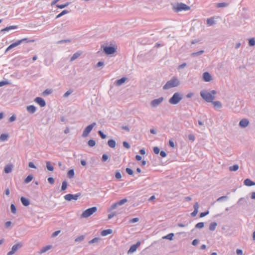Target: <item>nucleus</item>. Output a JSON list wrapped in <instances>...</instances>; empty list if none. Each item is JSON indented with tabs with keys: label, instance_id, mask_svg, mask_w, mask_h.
Segmentation results:
<instances>
[{
	"label": "nucleus",
	"instance_id": "a19ab883",
	"mask_svg": "<svg viewBox=\"0 0 255 255\" xmlns=\"http://www.w3.org/2000/svg\"><path fill=\"white\" fill-rule=\"evenodd\" d=\"M69 4V2H67L65 4H57L56 5V6L59 8H63L65 7H66L67 6H68V5Z\"/></svg>",
	"mask_w": 255,
	"mask_h": 255
},
{
	"label": "nucleus",
	"instance_id": "20e7f679",
	"mask_svg": "<svg viewBox=\"0 0 255 255\" xmlns=\"http://www.w3.org/2000/svg\"><path fill=\"white\" fill-rule=\"evenodd\" d=\"M95 125H96V123H93L92 124L87 126L84 129V130L83 132L82 136L83 137L87 136L89 134V133L91 132V131L92 130V129H93V128L94 127V126Z\"/></svg>",
	"mask_w": 255,
	"mask_h": 255
},
{
	"label": "nucleus",
	"instance_id": "8fccbe9b",
	"mask_svg": "<svg viewBox=\"0 0 255 255\" xmlns=\"http://www.w3.org/2000/svg\"><path fill=\"white\" fill-rule=\"evenodd\" d=\"M98 133L99 134V135H100V136L102 138H103V139L106 138V135L105 134H104L102 131L99 130L98 131Z\"/></svg>",
	"mask_w": 255,
	"mask_h": 255
},
{
	"label": "nucleus",
	"instance_id": "0e129e2a",
	"mask_svg": "<svg viewBox=\"0 0 255 255\" xmlns=\"http://www.w3.org/2000/svg\"><path fill=\"white\" fill-rule=\"evenodd\" d=\"M198 213V210H194V211L191 213L192 217H195Z\"/></svg>",
	"mask_w": 255,
	"mask_h": 255
},
{
	"label": "nucleus",
	"instance_id": "c03bdc74",
	"mask_svg": "<svg viewBox=\"0 0 255 255\" xmlns=\"http://www.w3.org/2000/svg\"><path fill=\"white\" fill-rule=\"evenodd\" d=\"M88 144L89 146L93 147L95 145V141L93 139H90L88 141Z\"/></svg>",
	"mask_w": 255,
	"mask_h": 255
},
{
	"label": "nucleus",
	"instance_id": "7c9ffc66",
	"mask_svg": "<svg viewBox=\"0 0 255 255\" xmlns=\"http://www.w3.org/2000/svg\"><path fill=\"white\" fill-rule=\"evenodd\" d=\"M239 169V166L238 165H234L229 167V170L231 171H236Z\"/></svg>",
	"mask_w": 255,
	"mask_h": 255
},
{
	"label": "nucleus",
	"instance_id": "052dcab7",
	"mask_svg": "<svg viewBox=\"0 0 255 255\" xmlns=\"http://www.w3.org/2000/svg\"><path fill=\"white\" fill-rule=\"evenodd\" d=\"M48 181L49 183L52 184L54 182V179L52 177L48 178Z\"/></svg>",
	"mask_w": 255,
	"mask_h": 255
},
{
	"label": "nucleus",
	"instance_id": "680f3d73",
	"mask_svg": "<svg viewBox=\"0 0 255 255\" xmlns=\"http://www.w3.org/2000/svg\"><path fill=\"white\" fill-rule=\"evenodd\" d=\"M8 84V82L5 81H2L0 82V87H1L2 86L7 85Z\"/></svg>",
	"mask_w": 255,
	"mask_h": 255
},
{
	"label": "nucleus",
	"instance_id": "a211bd4d",
	"mask_svg": "<svg viewBox=\"0 0 255 255\" xmlns=\"http://www.w3.org/2000/svg\"><path fill=\"white\" fill-rule=\"evenodd\" d=\"M21 202L22 204L25 206H27L29 205V201L28 199H26L25 198L23 197H21L20 198Z\"/></svg>",
	"mask_w": 255,
	"mask_h": 255
},
{
	"label": "nucleus",
	"instance_id": "ddd939ff",
	"mask_svg": "<svg viewBox=\"0 0 255 255\" xmlns=\"http://www.w3.org/2000/svg\"><path fill=\"white\" fill-rule=\"evenodd\" d=\"M34 101L36 103L39 104L40 106V107H44L45 106V105H46L44 100L42 98H41L40 97H37V98H36L34 99Z\"/></svg>",
	"mask_w": 255,
	"mask_h": 255
},
{
	"label": "nucleus",
	"instance_id": "412c9836",
	"mask_svg": "<svg viewBox=\"0 0 255 255\" xmlns=\"http://www.w3.org/2000/svg\"><path fill=\"white\" fill-rule=\"evenodd\" d=\"M126 80H127V78H125V77H123L120 79H119L117 81H116V85L117 86H120L122 84H123V83H124L126 82Z\"/></svg>",
	"mask_w": 255,
	"mask_h": 255
},
{
	"label": "nucleus",
	"instance_id": "6e6552de",
	"mask_svg": "<svg viewBox=\"0 0 255 255\" xmlns=\"http://www.w3.org/2000/svg\"><path fill=\"white\" fill-rule=\"evenodd\" d=\"M140 242H137L136 244L132 245L129 250L128 251V254L132 253L136 251L137 249L140 246Z\"/></svg>",
	"mask_w": 255,
	"mask_h": 255
},
{
	"label": "nucleus",
	"instance_id": "ea45409f",
	"mask_svg": "<svg viewBox=\"0 0 255 255\" xmlns=\"http://www.w3.org/2000/svg\"><path fill=\"white\" fill-rule=\"evenodd\" d=\"M99 240H100V238H95L93 239H92V240L88 242V243L89 244H93V243H95L98 242Z\"/></svg>",
	"mask_w": 255,
	"mask_h": 255
},
{
	"label": "nucleus",
	"instance_id": "09e8293b",
	"mask_svg": "<svg viewBox=\"0 0 255 255\" xmlns=\"http://www.w3.org/2000/svg\"><path fill=\"white\" fill-rule=\"evenodd\" d=\"M126 172H127V173L128 174H129L130 175H132L133 174V171L130 168H127Z\"/></svg>",
	"mask_w": 255,
	"mask_h": 255
},
{
	"label": "nucleus",
	"instance_id": "aec40b11",
	"mask_svg": "<svg viewBox=\"0 0 255 255\" xmlns=\"http://www.w3.org/2000/svg\"><path fill=\"white\" fill-rule=\"evenodd\" d=\"M207 24L208 26H212L215 24V21L213 17H210L207 19Z\"/></svg>",
	"mask_w": 255,
	"mask_h": 255
},
{
	"label": "nucleus",
	"instance_id": "864d4df0",
	"mask_svg": "<svg viewBox=\"0 0 255 255\" xmlns=\"http://www.w3.org/2000/svg\"><path fill=\"white\" fill-rule=\"evenodd\" d=\"M153 151L155 154H158L160 152V149L157 147H154L153 148Z\"/></svg>",
	"mask_w": 255,
	"mask_h": 255
},
{
	"label": "nucleus",
	"instance_id": "c9c22d12",
	"mask_svg": "<svg viewBox=\"0 0 255 255\" xmlns=\"http://www.w3.org/2000/svg\"><path fill=\"white\" fill-rule=\"evenodd\" d=\"M84 238H85L84 236H83V235L80 236L75 239V241L76 242H81L83 240H84Z\"/></svg>",
	"mask_w": 255,
	"mask_h": 255
},
{
	"label": "nucleus",
	"instance_id": "de8ad7c7",
	"mask_svg": "<svg viewBox=\"0 0 255 255\" xmlns=\"http://www.w3.org/2000/svg\"><path fill=\"white\" fill-rule=\"evenodd\" d=\"M119 206L117 202L113 204V205H112V206H111L110 207V210L111 211V210H113L115 209H116L118 206Z\"/></svg>",
	"mask_w": 255,
	"mask_h": 255
},
{
	"label": "nucleus",
	"instance_id": "423d86ee",
	"mask_svg": "<svg viewBox=\"0 0 255 255\" xmlns=\"http://www.w3.org/2000/svg\"><path fill=\"white\" fill-rule=\"evenodd\" d=\"M22 245L21 243H18L12 246L11 251L7 253V255H12L14 254L18 249L22 247Z\"/></svg>",
	"mask_w": 255,
	"mask_h": 255
},
{
	"label": "nucleus",
	"instance_id": "f704fd0d",
	"mask_svg": "<svg viewBox=\"0 0 255 255\" xmlns=\"http://www.w3.org/2000/svg\"><path fill=\"white\" fill-rule=\"evenodd\" d=\"M16 28V26H10L9 27H6L2 29H1V31H8L10 29H13Z\"/></svg>",
	"mask_w": 255,
	"mask_h": 255
},
{
	"label": "nucleus",
	"instance_id": "dca6fc26",
	"mask_svg": "<svg viewBox=\"0 0 255 255\" xmlns=\"http://www.w3.org/2000/svg\"><path fill=\"white\" fill-rule=\"evenodd\" d=\"M244 184L247 186H252L255 185V182L250 179H247L244 181Z\"/></svg>",
	"mask_w": 255,
	"mask_h": 255
},
{
	"label": "nucleus",
	"instance_id": "72a5a7b5",
	"mask_svg": "<svg viewBox=\"0 0 255 255\" xmlns=\"http://www.w3.org/2000/svg\"><path fill=\"white\" fill-rule=\"evenodd\" d=\"M183 98L182 94L176 93V104H177Z\"/></svg>",
	"mask_w": 255,
	"mask_h": 255
},
{
	"label": "nucleus",
	"instance_id": "4468645a",
	"mask_svg": "<svg viewBox=\"0 0 255 255\" xmlns=\"http://www.w3.org/2000/svg\"><path fill=\"white\" fill-rule=\"evenodd\" d=\"M163 100V98L162 97L159 98V99H155L153 100L151 103V105L153 107H156L159 104H160Z\"/></svg>",
	"mask_w": 255,
	"mask_h": 255
},
{
	"label": "nucleus",
	"instance_id": "774afa93",
	"mask_svg": "<svg viewBox=\"0 0 255 255\" xmlns=\"http://www.w3.org/2000/svg\"><path fill=\"white\" fill-rule=\"evenodd\" d=\"M194 210H198L199 205L197 202L195 203L193 206Z\"/></svg>",
	"mask_w": 255,
	"mask_h": 255
},
{
	"label": "nucleus",
	"instance_id": "b1692460",
	"mask_svg": "<svg viewBox=\"0 0 255 255\" xmlns=\"http://www.w3.org/2000/svg\"><path fill=\"white\" fill-rule=\"evenodd\" d=\"M229 3L227 2H220L216 4V7L218 8L220 7H225L228 6Z\"/></svg>",
	"mask_w": 255,
	"mask_h": 255
},
{
	"label": "nucleus",
	"instance_id": "a18cd8bd",
	"mask_svg": "<svg viewBox=\"0 0 255 255\" xmlns=\"http://www.w3.org/2000/svg\"><path fill=\"white\" fill-rule=\"evenodd\" d=\"M67 182L66 181H64L62 182V187H61V190H65L67 188Z\"/></svg>",
	"mask_w": 255,
	"mask_h": 255
},
{
	"label": "nucleus",
	"instance_id": "5fc2aeb1",
	"mask_svg": "<svg viewBox=\"0 0 255 255\" xmlns=\"http://www.w3.org/2000/svg\"><path fill=\"white\" fill-rule=\"evenodd\" d=\"M209 211H207L205 212H202L200 214V217L201 218L204 217L206 216V215H207L209 214Z\"/></svg>",
	"mask_w": 255,
	"mask_h": 255
},
{
	"label": "nucleus",
	"instance_id": "58836bf2",
	"mask_svg": "<svg viewBox=\"0 0 255 255\" xmlns=\"http://www.w3.org/2000/svg\"><path fill=\"white\" fill-rule=\"evenodd\" d=\"M249 44L251 46H255V39L254 38L250 39L249 40Z\"/></svg>",
	"mask_w": 255,
	"mask_h": 255
},
{
	"label": "nucleus",
	"instance_id": "13d9d810",
	"mask_svg": "<svg viewBox=\"0 0 255 255\" xmlns=\"http://www.w3.org/2000/svg\"><path fill=\"white\" fill-rule=\"evenodd\" d=\"M108 159V156L107 154H103L102 156V161H106Z\"/></svg>",
	"mask_w": 255,
	"mask_h": 255
},
{
	"label": "nucleus",
	"instance_id": "4c0bfd02",
	"mask_svg": "<svg viewBox=\"0 0 255 255\" xmlns=\"http://www.w3.org/2000/svg\"><path fill=\"white\" fill-rule=\"evenodd\" d=\"M204 227V223L203 222H200L197 224L195 227L198 229H202Z\"/></svg>",
	"mask_w": 255,
	"mask_h": 255
},
{
	"label": "nucleus",
	"instance_id": "603ef678",
	"mask_svg": "<svg viewBox=\"0 0 255 255\" xmlns=\"http://www.w3.org/2000/svg\"><path fill=\"white\" fill-rule=\"evenodd\" d=\"M10 209H11V212L13 213H16V208H15V206L13 204H11V205Z\"/></svg>",
	"mask_w": 255,
	"mask_h": 255
},
{
	"label": "nucleus",
	"instance_id": "e433bc0d",
	"mask_svg": "<svg viewBox=\"0 0 255 255\" xmlns=\"http://www.w3.org/2000/svg\"><path fill=\"white\" fill-rule=\"evenodd\" d=\"M7 137H8L7 134L3 133V134H1V135L0 136V140H1L2 141H4L7 139Z\"/></svg>",
	"mask_w": 255,
	"mask_h": 255
},
{
	"label": "nucleus",
	"instance_id": "7ed1b4c3",
	"mask_svg": "<svg viewBox=\"0 0 255 255\" xmlns=\"http://www.w3.org/2000/svg\"><path fill=\"white\" fill-rule=\"evenodd\" d=\"M190 10V7L182 2L176 3V12L182 11H188Z\"/></svg>",
	"mask_w": 255,
	"mask_h": 255
},
{
	"label": "nucleus",
	"instance_id": "338daca9",
	"mask_svg": "<svg viewBox=\"0 0 255 255\" xmlns=\"http://www.w3.org/2000/svg\"><path fill=\"white\" fill-rule=\"evenodd\" d=\"M60 232V231H55V232H54L52 234V237H55L56 236H57L59 233Z\"/></svg>",
	"mask_w": 255,
	"mask_h": 255
},
{
	"label": "nucleus",
	"instance_id": "f3484780",
	"mask_svg": "<svg viewBox=\"0 0 255 255\" xmlns=\"http://www.w3.org/2000/svg\"><path fill=\"white\" fill-rule=\"evenodd\" d=\"M52 248V246H50V245H48V246H46L45 247H44L43 248H42L40 252H39V253L40 254H42L44 253H45L46 252H47V251L49 250L50 249H51Z\"/></svg>",
	"mask_w": 255,
	"mask_h": 255
},
{
	"label": "nucleus",
	"instance_id": "5701e85b",
	"mask_svg": "<svg viewBox=\"0 0 255 255\" xmlns=\"http://www.w3.org/2000/svg\"><path fill=\"white\" fill-rule=\"evenodd\" d=\"M27 110L30 113H34L36 111L35 107L33 105L28 106L27 107Z\"/></svg>",
	"mask_w": 255,
	"mask_h": 255
},
{
	"label": "nucleus",
	"instance_id": "1a4fd4ad",
	"mask_svg": "<svg viewBox=\"0 0 255 255\" xmlns=\"http://www.w3.org/2000/svg\"><path fill=\"white\" fill-rule=\"evenodd\" d=\"M203 79L205 82H210L212 80V77L209 72H205L203 74Z\"/></svg>",
	"mask_w": 255,
	"mask_h": 255
},
{
	"label": "nucleus",
	"instance_id": "6ab92c4d",
	"mask_svg": "<svg viewBox=\"0 0 255 255\" xmlns=\"http://www.w3.org/2000/svg\"><path fill=\"white\" fill-rule=\"evenodd\" d=\"M112 232L113 231L111 229L105 230L102 231L101 235L102 236H107L108 235L112 234Z\"/></svg>",
	"mask_w": 255,
	"mask_h": 255
},
{
	"label": "nucleus",
	"instance_id": "e2e57ef3",
	"mask_svg": "<svg viewBox=\"0 0 255 255\" xmlns=\"http://www.w3.org/2000/svg\"><path fill=\"white\" fill-rule=\"evenodd\" d=\"M199 240L197 239H195L192 241V244L193 246H196L199 243Z\"/></svg>",
	"mask_w": 255,
	"mask_h": 255
},
{
	"label": "nucleus",
	"instance_id": "9d476101",
	"mask_svg": "<svg viewBox=\"0 0 255 255\" xmlns=\"http://www.w3.org/2000/svg\"><path fill=\"white\" fill-rule=\"evenodd\" d=\"M175 86V81L174 80L172 79L171 80L167 82L166 84L164 86V89H168L172 87H174Z\"/></svg>",
	"mask_w": 255,
	"mask_h": 255
},
{
	"label": "nucleus",
	"instance_id": "69168bd1",
	"mask_svg": "<svg viewBox=\"0 0 255 255\" xmlns=\"http://www.w3.org/2000/svg\"><path fill=\"white\" fill-rule=\"evenodd\" d=\"M188 138L190 140L194 141L195 140V136L193 134H189Z\"/></svg>",
	"mask_w": 255,
	"mask_h": 255
},
{
	"label": "nucleus",
	"instance_id": "f03ea898",
	"mask_svg": "<svg viewBox=\"0 0 255 255\" xmlns=\"http://www.w3.org/2000/svg\"><path fill=\"white\" fill-rule=\"evenodd\" d=\"M97 210V208L96 207H93L89 208L84 211L81 214V218H87L92 215L93 213L96 212Z\"/></svg>",
	"mask_w": 255,
	"mask_h": 255
},
{
	"label": "nucleus",
	"instance_id": "bf43d9fd",
	"mask_svg": "<svg viewBox=\"0 0 255 255\" xmlns=\"http://www.w3.org/2000/svg\"><path fill=\"white\" fill-rule=\"evenodd\" d=\"M139 221V219L138 218H133L132 219H131L130 221H129V222L130 223H135V222H137Z\"/></svg>",
	"mask_w": 255,
	"mask_h": 255
},
{
	"label": "nucleus",
	"instance_id": "f8f14e48",
	"mask_svg": "<svg viewBox=\"0 0 255 255\" xmlns=\"http://www.w3.org/2000/svg\"><path fill=\"white\" fill-rule=\"evenodd\" d=\"M104 50L107 54H112L116 51L115 48L113 47H105Z\"/></svg>",
	"mask_w": 255,
	"mask_h": 255
},
{
	"label": "nucleus",
	"instance_id": "a878e982",
	"mask_svg": "<svg viewBox=\"0 0 255 255\" xmlns=\"http://www.w3.org/2000/svg\"><path fill=\"white\" fill-rule=\"evenodd\" d=\"M217 224L216 222H212L209 226L210 230L213 231L216 229Z\"/></svg>",
	"mask_w": 255,
	"mask_h": 255
},
{
	"label": "nucleus",
	"instance_id": "79ce46f5",
	"mask_svg": "<svg viewBox=\"0 0 255 255\" xmlns=\"http://www.w3.org/2000/svg\"><path fill=\"white\" fill-rule=\"evenodd\" d=\"M128 201L127 199H123L121 200H120V201L118 202V204L119 205V206H121L123 204H124L125 203H127Z\"/></svg>",
	"mask_w": 255,
	"mask_h": 255
},
{
	"label": "nucleus",
	"instance_id": "393cba45",
	"mask_svg": "<svg viewBox=\"0 0 255 255\" xmlns=\"http://www.w3.org/2000/svg\"><path fill=\"white\" fill-rule=\"evenodd\" d=\"M108 145L111 148H114L116 146V142L113 139H110L108 142Z\"/></svg>",
	"mask_w": 255,
	"mask_h": 255
},
{
	"label": "nucleus",
	"instance_id": "473e14b6",
	"mask_svg": "<svg viewBox=\"0 0 255 255\" xmlns=\"http://www.w3.org/2000/svg\"><path fill=\"white\" fill-rule=\"evenodd\" d=\"M33 179V176L31 175H28L24 180V182L25 183H28L30 182Z\"/></svg>",
	"mask_w": 255,
	"mask_h": 255
},
{
	"label": "nucleus",
	"instance_id": "4be33fe9",
	"mask_svg": "<svg viewBox=\"0 0 255 255\" xmlns=\"http://www.w3.org/2000/svg\"><path fill=\"white\" fill-rule=\"evenodd\" d=\"M213 105H214V107L215 108V109H220L222 107V104L220 102V101H212V102Z\"/></svg>",
	"mask_w": 255,
	"mask_h": 255
},
{
	"label": "nucleus",
	"instance_id": "0eeeda50",
	"mask_svg": "<svg viewBox=\"0 0 255 255\" xmlns=\"http://www.w3.org/2000/svg\"><path fill=\"white\" fill-rule=\"evenodd\" d=\"M26 39H20V40H19L18 41H17L16 42H14V43H13L12 44H11L6 49V50H5V52H7L8 51V50H9L10 49L19 45L20 43H21V42L24 40H25Z\"/></svg>",
	"mask_w": 255,
	"mask_h": 255
},
{
	"label": "nucleus",
	"instance_id": "2eb2a0df",
	"mask_svg": "<svg viewBox=\"0 0 255 255\" xmlns=\"http://www.w3.org/2000/svg\"><path fill=\"white\" fill-rule=\"evenodd\" d=\"M13 168V165L11 164H7L4 169V171L5 173H9L11 172Z\"/></svg>",
	"mask_w": 255,
	"mask_h": 255
},
{
	"label": "nucleus",
	"instance_id": "6e6d98bb",
	"mask_svg": "<svg viewBox=\"0 0 255 255\" xmlns=\"http://www.w3.org/2000/svg\"><path fill=\"white\" fill-rule=\"evenodd\" d=\"M123 145L125 147L128 149L130 148V145L126 141H124L123 142Z\"/></svg>",
	"mask_w": 255,
	"mask_h": 255
},
{
	"label": "nucleus",
	"instance_id": "39448f33",
	"mask_svg": "<svg viewBox=\"0 0 255 255\" xmlns=\"http://www.w3.org/2000/svg\"><path fill=\"white\" fill-rule=\"evenodd\" d=\"M81 194L78 193L75 195L68 194L64 196V199L67 201H71V200H77L78 198L80 196Z\"/></svg>",
	"mask_w": 255,
	"mask_h": 255
},
{
	"label": "nucleus",
	"instance_id": "3c124183",
	"mask_svg": "<svg viewBox=\"0 0 255 255\" xmlns=\"http://www.w3.org/2000/svg\"><path fill=\"white\" fill-rule=\"evenodd\" d=\"M236 254L237 255H244L243 252L241 249H237Z\"/></svg>",
	"mask_w": 255,
	"mask_h": 255
},
{
	"label": "nucleus",
	"instance_id": "49530a36",
	"mask_svg": "<svg viewBox=\"0 0 255 255\" xmlns=\"http://www.w3.org/2000/svg\"><path fill=\"white\" fill-rule=\"evenodd\" d=\"M169 102L172 104H175V94H174L172 98L170 99Z\"/></svg>",
	"mask_w": 255,
	"mask_h": 255
},
{
	"label": "nucleus",
	"instance_id": "4d7b16f0",
	"mask_svg": "<svg viewBox=\"0 0 255 255\" xmlns=\"http://www.w3.org/2000/svg\"><path fill=\"white\" fill-rule=\"evenodd\" d=\"M115 176L117 179H121L122 178V175L119 172H116Z\"/></svg>",
	"mask_w": 255,
	"mask_h": 255
},
{
	"label": "nucleus",
	"instance_id": "37998d69",
	"mask_svg": "<svg viewBox=\"0 0 255 255\" xmlns=\"http://www.w3.org/2000/svg\"><path fill=\"white\" fill-rule=\"evenodd\" d=\"M204 53V50H200L197 52H194L192 54V55L193 56H197L199 55H201Z\"/></svg>",
	"mask_w": 255,
	"mask_h": 255
},
{
	"label": "nucleus",
	"instance_id": "f257e3e1",
	"mask_svg": "<svg viewBox=\"0 0 255 255\" xmlns=\"http://www.w3.org/2000/svg\"><path fill=\"white\" fill-rule=\"evenodd\" d=\"M217 92L215 90H212L209 92L206 90H202L200 92L201 97L207 102H212L215 99Z\"/></svg>",
	"mask_w": 255,
	"mask_h": 255
},
{
	"label": "nucleus",
	"instance_id": "9b49d317",
	"mask_svg": "<svg viewBox=\"0 0 255 255\" xmlns=\"http://www.w3.org/2000/svg\"><path fill=\"white\" fill-rule=\"evenodd\" d=\"M250 122L247 119H243L241 120L239 123V126L242 128L247 127L249 125Z\"/></svg>",
	"mask_w": 255,
	"mask_h": 255
},
{
	"label": "nucleus",
	"instance_id": "bb28decb",
	"mask_svg": "<svg viewBox=\"0 0 255 255\" xmlns=\"http://www.w3.org/2000/svg\"><path fill=\"white\" fill-rule=\"evenodd\" d=\"M81 54V52H76V53H75L71 57L70 60L71 61H74V60H75L77 58H78L80 56Z\"/></svg>",
	"mask_w": 255,
	"mask_h": 255
},
{
	"label": "nucleus",
	"instance_id": "cd10ccee",
	"mask_svg": "<svg viewBox=\"0 0 255 255\" xmlns=\"http://www.w3.org/2000/svg\"><path fill=\"white\" fill-rule=\"evenodd\" d=\"M46 167L48 170L51 171H53L54 169L53 166L51 164L49 161L46 162Z\"/></svg>",
	"mask_w": 255,
	"mask_h": 255
},
{
	"label": "nucleus",
	"instance_id": "c756f323",
	"mask_svg": "<svg viewBox=\"0 0 255 255\" xmlns=\"http://www.w3.org/2000/svg\"><path fill=\"white\" fill-rule=\"evenodd\" d=\"M173 237H174V234L171 233V234H169L167 235V236L163 237L162 239H168V240H171L172 239Z\"/></svg>",
	"mask_w": 255,
	"mask_h": 255
},
{
	"label": "nucleus",
	"instance_id": "c85d7f7f",
	"mask_svg": "<svg viewBox=\"0 0 255 255\" xmlns=\"http://www.w3.org/2000/svg\"><path fill=\"white\" fill-rule=\"evenodd\" d=\"M68 12L69 11L67 10H64L56 16V18H58L61 16H63V15L68 13Z\"/></svg>",
	"mask_w": 255,
	"mask_h": 255
},
{
	"label": "nucleus",
	"instance_id": "2f4dec72",
	"mask_svg": "<svg viewBox=\"0 0 255 255\" xmlns=\"http://www.w3.org/2000/svg\"><path fill=\"white\" fill-rule=\"evenodd\" d=\"M68 176L69 178H71L74 177V171L73 169H71L68 171L67 173Z\"/></svg>",
	"mask_w": 255,
	"mask_h": 255
}]
</instances>
